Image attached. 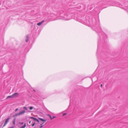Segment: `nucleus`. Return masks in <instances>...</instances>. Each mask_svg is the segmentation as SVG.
<instances>
[{
  "label": "nucleus",
  "instance_id": "1",
  "mask_svg": "<svg viewBox=\"0 0 128 128\" xmlns=\"http://www.w3.org/2000/svg\"><path fill=\"white\" fill-rule=\"evenodd\" d=\"M74 16V14L72 13H70L68 14L66 16H65L64 17H60L59 18H58L57 20L62 19L65 20H68L73 18Z\"/></svg>",
  "mask_w": 128,
  "mask_h": 128
},
{
  "label": "nucleus",
  "instance_id": "2",
  "mask_svg": "<svg viewBox=\"0 0 128 128\" xmlns=\"http://www.w3.org/2000/svg\"><path fill=\"white\" fill-rule=\"evenodd\" d=\"M23 109L24 110L21 111L18 113L16 114L13 116V117L16 116L24 114L26 112L25 110H27V108L26 107H24Z\"/></svg>",
  "mask_w": 128,
  "mask_h": 128
},
{
  "label": "nucleus",
  "instance_id": "3",
  "mask_svg": "<svg viewBox=\"0 0 128 128\" xmlns=\"http://www.w3.org/2000/svg\"><path fill=\"white\" fill-rule=\"evenodd\" d=\"M19 95V94L18 93H15L12 95L13 97L16 98Z\"/></svg>",
  "mask_w": 128,
  "mask_h": 128
},
{
  "label": "nucleus",
  "instance_id": "4",
  "mask_svg": "<svg viewBox=\"0 0 128 128\" xmlns=\"http://www.w3.org/2000/svg\"><path fill=\"white\" fill-rule=\"evenodd\" d=\"M30 118H31V119H33V120L34 121H37V122H39V120H38V119H37L36 118H34V117H30Z\"/></svg>",
  "mask_w": 128,
  "mask_h": 128
},
{
  "label": "nucleus",
  "instance_id": "5",
  "mask_svg": "<svg viewBox=\"0 0 128 128\" xmlns=\"http://www.w3.org/2000/svg\"><path fill=\"white\" fill-rule=\"evenodd\" d=\"M9 118H7L5 121V123L3 125V126H4L8 123V122L9 120Z\"/></svg>",
  "mask_w": 128,
  "mask_h": 128
},
{
  "label": "nucleus",
  "instance_id": "6",
  "mask_svg": "<svg viewBox=\"0 0 128 128\" xmlns=\"http://www.w3.org/2000/svg\"><path fill=\"white\" fill-rule=\"evenodd\" d=\"M44 21V20H43L41 22H39L37 24V25L38 26H40L42 24Z\"/></svg>",
  "mask_w": 128,
  "mask_h": 128
},
{
  "label": "nucleus",
  "instance_id": "7",
  "mask_svg": "<svg viewBox=\"0 0 128 128\" xmlns=\"http://www.w3.org/2000/svg\"><path fill=\"white\" fill-rule=\"evenodd\" d=\"M16 118H14L12 122V124L14 125H15V122L16 121Z\"/></svg>",
  "mask_w": 128,
  "mask_h": 128
},
{
  "label": "nucleus",
  "instance_id": "8",
  "mask_svg": "<svg viewBox=\"0 0 128 128\" xmlns=\"http://www.w3.org/2000/svg\"><path fill=\"white\" fill-rule=\"evenodd\" d=\"M39 120H41L42 122H46V120H44L42 118H39Z\"/></svg>",
  "mask_w": 128,
  "mask_h": 128
},
{
  "label": "nucleus",
  "instance_id": "9",
  "mask_svg": "<svg viewBox=\"0 0 128 128\" xmlns=\"http://www.w3.org/2000/svg\"><path fill=\"white\" fill-rule=\"evenodd\" d=\"M26 126V124L25 123L24 124V125L23 126H22L20 127V128H25Z\"/></svg>",
  "mask_w": 128,
  "mask_h": 128
},
{
  "label": "nucleus",
  "instance_id": "10",
  "mask_svg": "<svg viewBox=\"0 0 128 128\" xmlns=\"http://www.w3.org/2000/svg\"><path fill=\"white\" fill-rule=\"evenodd\" d=\"M13 98V96H12H12H8L7 97V98Z\"/></svg>",
  "mask_w": 128,
  "mask_h": 128
},
{
  "label": "nucleus",
  "instance_id": "11",
  "mask_svg": "<svg viewBox=\"0 0 128 128\" xmlns=\"http://www.w3.org/2000/svg\"><path fill=\"white\" fill-rule=\"evenodd\" d=\"M44 123V122H43L42 124H40V128H41L43 126V124Z\"/></svg>",
  "mask_w": 128,
  "mask_h": 128
},
{
  "label": "nucleus",
  "instance_id": "12",
  "mask_svg": "<svg viewBox=\"0 0 128 128\" xmlns=\"http://www.w3.org/2000/svg\"><path fill=\"white\" fill-rule=\"evenodd\" d=\"M19 124L20 125H22L24 124V122H19Z\"/></svg>",
  "mask_w": 128,
  "mask_h": 128
},
{
  "label": "nucleus",
  "instance_id": "13",
  "mask_svg": "<svg viewBox=\"0 0 128 128\" xmlns=\"http://www.w3.org/2000/svg\"><path fill=\"white\" fill-rule=\"evenodd\" d=\"M26 37H27V38L26 39V42H27L28 41V36H27Z\"/></svg>",
  "mask_w": 128,
  "mask_h": 128
},
{
  "label": "nucleus",
  "instance_id": "14",
  "mask_svg": "<svg viewBox=\"0 0 128 128\" xmlns=\"http://www.w3.org/2000/svg\"><path fill=\"white\" fill-rule=\"evenodd\" d=\"M33 109V107L32 106L30 107V110H31Z\"/></svg>",
  "mask_w": 128,
  "mask_h": 128
},
{
  "label": "nucleus",
  "instance_id": "15",
  "mask_svg": "<svg viewBox=\"0 0 128 128\" xmlns=\"http://www.w3.org/2000/svg\"><path fill=\"white\" fill-rule=\"evenodd\" d=\"M48 116L50 117V118L51 120H52V118L51 116L50 115H48Z\"/></svg>",
  "mask_w": 128,
  "mask_h": 128
},
{
  "label": "nucleus",
  "instance_id": "16",
  "mask_svg": "<svg viewBox=\"0 0 128 128\" xmlns=\"http://www.w3.org/2000/svg\"><path fill=\"white\" fill-rule=\"evenodd\" d=\"M35 124V123L34 122L33 124H32V127H33V126H34V125Z\"/></svg>",
  "mask_w": 128,
  "mask_h": 128
},
{
  "label": "nucleus",
  "instance_id": "17",
  "mask_svg": "<svg viewBox=\"0 0 128 128\" xmlns=\"http://www.w3.org/2000/svg\"><path fill=\"white\" fill-rule=\"evenodd\" d=\"M66 113H63L62 114V116H64L65 115H66Z\"/></svg>",
  "mask_w": 128,
  "mask_h": 128
},
{
  "label": "nucleus",
  "instance_id": "18",
  "mask_svg": "<svg viewBox=\"0 0 128 128\" xmlns=\"http://www.w3.org/2000/svg\"><path fill=\"white\" fill-rule=\"evenodd\" d=\"M18 110V109L17 108H16V110H15V112H16Z\"/></svg>",
  "mask_w": 128,
  "mask_h": 128
},
{
  "label": "nucleus",
  "instance_id": "19",
  "mask_svg": "<svg viewBox=\"0 0 128 128\" xmlns=\"http://www.w3.org/2000/svg\"><path fill=\"white\" fill-rule=\"evenodd\" d=\"M56 118V116H53V117L52 118V119H54V118Z\"/></svg>",
  "mask_w": 128,
  "mask_h": 128
},
{
  "label": "nucleus",
  "instance_id": "20",
  "mask_svg": "<svg viewBox=\"0 0 128 128\" xmlns=\"http://www.w3.org/2000/svg\"><path fill=\"white\" fill-rule=\"evenodd\" d=\"M31 122V121H30V122H29V124H30Z\"/></svg>",
  "mask_w": 128,
  "mask_h": 128
},
{
  "label": "nucleus",
  "instance_id": "21",
  "mask_svg": "<svg viewBox=\"0 0 128 128\" xmlns=\"http://www.w3.org/2000/svg\"><path fill=\"white\" fill-rule=\"evenodd\" d=\"M102 84H101V85H100V86H101V87H102Z\"/></svg>",
  "mask_w": 128,
  "mask_h": 128
}]
</instances>
